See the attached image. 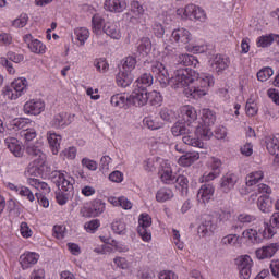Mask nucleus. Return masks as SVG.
<instances>
[{"instance_id": "f257e3e1", "label": "nucleus", "mask_w": 279, "mask_h": 279, "mask_svg": "<svg viewBox=\"0 0 279 279\" xmlns=\"http://www.w3.org/2000/svg\"><path fill=\"white\" fill-rule=\"evenodd\" d=\"M151 73L159 82L161 88H167L169 84L174 89L183 88L185 97H191L192 99L205 97V95H208V88L215 86V77L213 75L197 74L198 76L195 80L189 69L177 70L174 76L169 78V71L160 62L153 63Z\"/></svg>"}, {"instance_id": "f03ea898", "label": "nucleus", "mask_w": 279, "mask_h": 279, "mask_svg": "<svg viewBox=\"0 0 279 279\" xmlns=\"http://www.w3.org/2000/svg\"><path fill=\"white\" fill-rule=\"evenodd\" d=\"M202 121L203 124L196 126V134H199L202 138L208 141L210 136H213V131L210 130V128L215 125V121H217V116L210 109H203Z\"/></svg>"}, {"instance_id": "7ed1b4c3", "label": "nucleus", "mask_w": 279, "mask_h": 279, "mask_svg": "<svg viewBox=\"0 0 279 279\" xmlns=\"http://www.w3.org/2000/svg\"><path fill=\"white\" fill-rule=\"evenodd\" d=\"M276 234V230H272L271 228L267 227L262 229H246L243 231L242 236L243 239H248L251 243H263V239H271Z\"/></svg>"}, {"instance_id": "20e7f679", "label": "nucleus", "mask_w": 279, "mask_h": 279, "mask_svg": "<svg viewBox=\"0 0 279 279\" xmlns=\"http://www.w3.org/2000/svg\"><path fill=\"white\" fill-rule=\"evenodd\" d=\"M25 90H27V80L16 78L10 86L5 87L4 97H7V99H19Z\"/></svg>"}, {"instance_id": "39448f33", "label": "nucleus", "mask_w": 279, "mask_h": 279, "mask_svg": "<svg viewBox=\"0 0 279 279\" xmlns=\"http://www.w3.org/2000/svg\"><path fill=\"white\" fill-rule=\"evenodd\" d=\"M52 182H54L59 191L63 193H71V191H73V184H75L73 177H69L62 171L52 172Z\"/></svg>"}, {"instance_id": "423d86ee", "label": "nucleus", "mask_w": 279, "mask_h": 279, "mask_svg": "<svg viewBox=\"0 0 279 279\" xmlns=\"http://www.w3.org/2000/svg\"><path fill=\"white\" fill-rule=\"evenodd\" d=\"M26 154L31 156V158H34L36 162V167H45V163L47 162V155L43 151V144L35 143V144H28L26 146Z\"/></svg>"}, {"instance_id": "0eeeda50", "label": "nucleus", "mask_w": 279, "mask_h": 279, "mask_svg": "<svg viewBox=\"0 0 279 279\" xmlns=\"http://www.w3.org/2000/svg\"><path fill=\"white\" fill-rule=\"evenodd\" d=\"M151 227V216L148 214H142L138 218V227L137 232L143 241L149 243L151 241V231L149 228Z\"/></svg>"}, {"instance_id": "6e6552de", "label": "nucleus", "mask_w": 279, "mask_h": 279, "mask_svg": "<svg viewBox=\"0 0 279 279\" xmlns=\"http://www.w3.org/2000/svg\"><path fill=\"white\" fill-rule=\"evenodd\" d=\"M235 265L240 271V278L248 279L252 277V267L254 262L250 255H242L235 259Z\"/></svg>"}, {"instance_id": "1a4fd4ad", "label": "nucleus", "mask_w": 279, "mask_h": 279, "mask_svg": "<svg viewBox=\"0 0 279 279\" xmlns=\"http://www.w3.org/2000/svg\"><path fill=\"white\" fill-rule=\"evenodd\" d=\"M171 40L179 47H184V45H189L190 40H193V35L186 28H177L171 34Z\"/></svg>"}, {"instance_id": "9d476101", "label": "nucleus", "mask_w": 279, "mask_h": 279, "mask_svg": "<svg viewBox=\"0 0 279 279\" xmlns=\"http://www.w3.org/2000/svg\"><path fill=\"white\" fill-rule=\"evenodd\" d=\"M279 250L278 243H270L256 250L255 254L258 260H265L267 258H274Z\"/></svg>"}, {"instance_id": "9b49d317", "label": "nucleus", "mask_w": 279, "mask_h": 279, "mask_svg": "<svg viewBox=\"0 0 279 279\" xmlns=\"http://www.w3.org/2000/svg\"><path fill=\"white\" fill-rule=\"evenodd\" d=\"M129 104H133L137 108L147 105V89L136 87L129 97Z\"/></svg>"}, {"instance_id": "f8f14e48", "label": "nucleus", "mask_w": 279, "mask_h": 279, "mask_svg": "<svg viewBox=\"0 0 279 279\" xmlns=\"http://www.w3.org/2000/svg\"><path fill=\"white\" fill-rule=\"evenodd\" d=\"M25 114H34L35 117L45 112V101L40 99H32L24 105Z\"/></svg>"}, {"instance_id": "ddd939ff", "label": "nucleus", "mask_w": 279, "mask_h": 279, "mask_svg": "<svg viewBox=\"0 0 279 279\" xmlns=\"http://www.w3.org/2000/svg\"><path fill=\"white\" fill-rule=\"evenodd\" d=\"M215 195V186L210 183L203 184L197 192V201L201 204H208Z\"/></svg>"}, {"instance_id": "4468645a", "label": "nucleus", "mask_w": 279, "mask_h": 279, "mask_svg": "<svg viewBox=\"0 0 279 279\" xmlns=\"http://www.w3.org/2000/svg\"><path fill=\"white\" fill-rule=\"evenodd\" d=\"M39 259L40 255L37 253L26 252L20 256V265H22V269H29V267H34Z\"/></svg>"}, {"instance_id": "2eb2a0df", "label": "nucleus", "mask_w": 279, "mask_h": 279, "mask_svg": "<svg viewBox=\"0 0 279 279\" xmlns=\"http://www.w3.org/2000/svg\"><path fill=\"white\" fill-rule=\"evenodd\" d=\"M159 177L163 184H173L175 182V177L173 175V170H171V166L163 161L159 169Z\"/></svg>"}, {"instance_id": "dca6fc26", "label": "nucleus", "mask_w": 279, "mask_h": 279, "mask_svg": "<svg viewBox=\"0 0 279 279\" xmlns=\"http://www.w3.org/2000/svg\"><path fill=\"white\" fill-rule=\"evenodd\" d=\"M236 175L232 173H227L220 179V190L222 193H230L234 189L238 182Z\"/></svg>"}, {"instance_id": "f3484780", "label": "nucleus", "mask_w": 279, "mask_h": 279, "mask_svg": "<svg viewBox=\"0 0 279 279\" xmlns=\"http://www.w3.org/2000/svg\"><path fill=\"white\" fill-rule=\"evenodd\" d=\"M215 230H217V225L213 222V218L209 216L198 227V234L201 236H210V234L215 233Z\"/></svg>"}, {"instance_id": "a211bd4d", "label": "nucleus", "mask_w": 279, "mask_h": 279, "mask_svg": "<svg viewBox=\"0 0 279 279\" xmlns=\"http://www.w3.org/2000/svg\"><path fill=\"white\" fill-rule=\"evenodd\" d=\"M4 145L16 158H21V156H23V147L21 146V143H19L17 138L8 137L4 140Z\"/></svg>"}, {"instance_id": "6ab92c4d", "label": "nucleus", "mask_w": 279, "mask_h": 279, "mask_svg": "<svg viewBox=\"0 0 279 279\" xmlns=\"http://www.w3.org/2000/svg\"><path fill=\"white\" fill-rule=\"evenodd\" d=\"M105 10L108 12H123L128 8L125 0H106L104 3Z\"/></svg>"}, {"instance_id": "aec40b11", "label": "nucleus", "mask_w": 279, "mask_h": 279, "mask_svg": "<svg viewBox=\"0 0 279 279\" xmlns=\"http://www.w3.org/2000/svg\"><path fill=\"white\" fill-rule=\"evenodd\" d=\"M228 66H230V59L221 56V54H217L211 62V69L214 71H216V73H222V71H226V69H228Z\"/></svg>"}, {"instance_id": "412c9836", "label": "nucleus", "mask_w": 279, "mask_h": 279, "mask_svg": "<svg viewBox=\"0 0 279 279\" xmlns=\"http://www.w3.org/2000/svg\"><path fill=\"white\" fill-rule=\"evenodd\" d=\"M181 117L187 125L197 121V111L192 106H183L181 108Z\"/></svg>"}, {"instance_id": "4be33fe9", "label": "nucleus", "mask_w": 279, "mask_h": 279, "mask_svg": "<svg viewBox=\"0 0 279 279\" xmlns=\"http://www.w3.org/2000/svg\"><path fill=\"white\" fill-rule=\"evenodd\" d=\"M177 64H179L180 66H194V69H197L199 61L197 60V58H195V56L182 53L178 56Z\"/></svg>"}, {"instance_id": "5701e85b", "label": "nucleus", "mask_w": 279, "mask_h": 279, "mask_svg": "<svg viewBox=\"0 0 279 279\" xmlns=\"http://www.w3.org/2000/svg\"><path fill=\"white\" fill-rule=\"evenodd\" d=\"M102 32L113 40H120L121 38V29L117 23L107 22L102 27Z\"/></svg>"}, {"instance_id": "b1692460", "label": "nucleus", "mask_w": 279, "mask_h": 279, "mask_svg": "<svg viewBox=\"0 0 279 279\" xmlns=\"http://www.w3.org/2000/svg\"><path fill=\"white\" fill-rule=\"evenodd\" d=\"M104 25H106V20H104L101 15L95 14L92 17V31L93 34H96L98 38H101V36H104V32H101V29H104Z\"/></svg>"}, {"instance_id": "393cba45", "label": "nucleus", "mask_w": 279, "mask_h": 279, "mask_svg": "<svg viewBox=\"0 0 279 279\" xmlns=\"http://www.w3.org/2000/svg\"><path fill=\"white\" fill-rule=\"evenodd\" d=\"M27 183L31 186H34L37 191H39V195H49L51 193V187H49V184L47 182H43L35 178H28Z\"/></svg>"}, {"instance_id": "a878e982", "label": "nucleus", "mask_w": 279, "mask_h": 279, "mask_svg": "<svg viewBox=\"0 0 279 279\" xmlns=\"http://www.w3.org/2000/svg\"><path fill=\"white\" fill-rule=\"evenodd\" d=\"M48 143L51 147L52 154L56 156L60 151V143H62V136L57 134L56 132L47 133Z\"/></svg>"}, {"instance_id": "bb28decb", "label": "nucleus", "mask_w": 279, "mask_h": 279, "mask_svg": "<svg viewBox=\"0 0 279 279\" xmlns=\"http://www.w3.org/2000/svg\"><path fill=\"white\" fill-rule=\"evenodd\" d=\"M196 160H199L198 151L186 153L179 158V165H181L182 167H191V165H193V162H196Z\"/></svg>"}, {"instance_id": "cd10ccee", "label": "nucleus", "mask_w": 279, "mask_h": 279, "mask_svg": "<svg viewBox=\"0 0 279 279\" xmlns=\"http://www.w3.org/2000/svg\"><path fill=\"white\" fill-rule=\"evenodd\" d=\"M136 88L142 90H147L151 84H154V76L149 73H144L141 77H138L135 82Z\"/></svg>"}, {"instance_id": "c85d7f7f", "label": "nucleus", "mask_w": 279, "mask_h": 279, "mask_svg": "<svg viewBox=\"0 0 279 279\" xmlns=\"http://www.w3.org/2000/svg\"><path fill=\"white\" fill-rule=\"evenodd\" d=\"M257 206L262 213H271L274 208V201L268 195H263L257 201Z\"/></svg>"}, {"instance_id": "c756f323", "label": "nucleus", "mask_w": 279, "mask_h": 279, "mask_svg": "<svg viewBox=\"0 0 279 279\" xmlns=\"http://www.w3.org/2000/svg\"><path fill=\"white\" fill-rule=\"evenodd\" d=\"M133 78L132 74L128 71H120L117 75V84L118 86H121L122 88H128L130 84H132Z\"/></svg>"}, {"instance_id": "7c9ffc66", "label": "nucleus", "mask_w": 279, "mask_h": 279, "mask_svg": "<svg viewBox=\"0 0 279 279\" xmlns=\"http://www.w3.org/2000/svg\"><path fill=\"white\" fill-rule=\"evenodd\" d=\"M183 143L185 145H189L190 147H197L198 149H204V142L199 140V137L193 135V134H185L182 138Z\"/></svg>"}, {"instance_id": "2f4dec72", "label": "nucleus", "mask_w": 279, "mask_h": 279, "mask_svg": "<svg viewBox=\"0 0 279 279\" xmlns=\"http://www.w3.org/2000/svg\"><path fill=\"white\" fill-rule=\"evenodd\" d=\"M74 36H76V40H78L81 47H84V45H86V40L90 38V31L86 27H78L74 29Z\"/></svg>"}, {"instance_id": "473e14b6", "label": "nucleus", "mask_w": 279, "mask_h": 279, "mask_svg": "<svg viewBox=\"0 0 279 279\" xmlns=\"http://www.w3.org/2000/svg\"><path fill=\"white\" fill-rule=\"evenodd\" d=\"M275 40H278V35L276 34L262 35L257 39V47H262L263 49L265 47H271Z\"/></svg>"}, {"instance_id": "72a5a7b5", "label": "nucleus", "mask_w": 279, "mask_h": 279, "mask_svg": "<svg viewBox=\"0 0 279 279\" xmlns=\"http://www.w3.org/2000/svg\"><path fill=\"white\" fill-rule=\"evenodd\" d=\"M264 178L265 173L262 170L253 171L246 175V186H254Z\"/></svg>"}, {"instance_id": "f704fd0d", "label": "nucleus", "mask_w": 279, "mask_h": 279, "mask_svg": "<svg viewBox=\"0 0 279 279\" xmlns=\"http://www.w3.org/2000/svg\"><path fill=\"white\" fill-rule=\"evenodd\" d=\"M238 223H242L243 226H247V223H260L258 218L255 215L242 213L236 217Z\"/></svg>"}, {"instance_id": "c9c22d12", "label": "nucleus", "mask_w": 279, "mask_h": 279, "mask_svg": "<svg viewBox=\"0 0 279 279\" xmlns=\"http://www.w3.org/2000/svg\"><path fill=\"white\" fill-rule=\"evenodd\" d=\"M173 136H185V134H191V129L186 128V124L182 122H175L171 128Z\"/></svg>"}, {"instance_id": "e433bc0d", "label": "nucleus", "mask_w": 279, "mask_h": 279, "mask_svg": "<svg viewBox=\"0 0 279 279\" xmlns=\"http://www.w3.org/2000/svg\"><path fill=\"white\" fill-rule=\"evenodd\" d=\"M157 202L163 203L173 199V191L168 187H161L156 194Z\"/></svg>"}, {"instance_id": "4c0bfd02", "label": "nucleus", "mask_w": 279, "mask_h": 279, "mask_svg": "<svg viewBox=\"0 0 279 279\" xmlns=\"http://www.w3.org/2000/svg\"><path fill=\"white\" fill-rule=\"evenodd\" d=\"M12 125L13 130H22V132H26V130H29L32 121H29V119L19 118L12 121Z\"/></svg>"}, {"instance_id": "58836bf2", "label": "nucleus", "mask_w": 279, "mask_h": 279, "mask_svg": "<svg viewBox=\"0 0 279 279\" xmlns=\"http://www.w3.org/2000/svg\"><path fill=\"white\" fill-rule=\"evenodd\" d=\"M138 53L147 56L151 51V39L149 37H143L137 46Z\"/></svg>"}, {"instance_id": "ea45409f", "label": "nucleus", "mask_w": 279, "mask_h": 279, "mask_svg": "<svg viewBox=\"0 0 279 279\" xmlns=\"http://www.w3.org/2000/svg\"><path fill=\"white\" fill-rule=\"evenodd\" d=\"M111 105H113L116 108H124L125 104L130 101V97H126L123 94H116L111 97Z\"/></svg>"}, {"instance_id": "a19ab883", "label": "nucleus", "mask_w": 279, "mask_h": 279, "mask_svg": "<svg viewBox=\"0 0 279 279\" xmlns=\"http://www.w3.org/2000/svg\"><path fill=\"white\" fill-rule=\"evenodd\" d=\"M28 49L33 53L43 54V53H45L47 47L40 40L34 39L31 43H28Z\"/></svg>"}, {"instance_id": "79ce46f5", "label": "nucleus", "mask_w": 279, "mask_h": 279, "mask_svg": "<svg viewBox=\"0 0 279 279\" xmlns=\"http://www.w3.org/2000/svg\"><path fill=\"white\" fill-rule=\"evenodd\" d=\"M51 126L56 130H60L66 125V113H59L53 117L52 121L50 122Z\"/></svg>"}, {"instance_id": "37998d69", "label": "nucleus", "mask_w": 279, "mask_h": 279, "mask_svg": "<svg viewBox=\"0 0 279 279\" xmlns=\"http://www.w3.org/2000/svg\"><path fill=\"white\" fill-rule=\"evenodd\" d=\"M266 147L271 156H279V142L278 138H270L266 142Z\"/></svg>"}, {"instance_id": "c03bdc74", "label": "nucleus", "mask_w": 279, "mask_h": 279, "mask_svg": "<svg viewBox=\"0 0 279 279\" xmlns=\"http://www.w3.org/2000/svg\"><path fill=\"white\" fill-rule=\"evenodd\" d=\"M147 102L150 106H160L162 104V96L157 90L147 93Z\"/></svg>"}, {"instance_id": "a18cd8bd", "label": "nucleus", "mask_w": 279, "mask_h": 279, "mask_svg": "<svg viewBox=\"0 0 279 279\" xmlns=\"http://www.w3.org/2000/svg\"><path fill=\"white\" fill-rule=\"evenodd\" d=\"M190 19H195L196 21H206V12L202 8L193 4L192 11H190Z\"/></svg>"}, {"instance_id": "49530a36", "label": "nucleus", "mask_w": 279, "mask_h": 279, "mask_svg": "<svg viewBox=\"0 0 279 279\" xmlns=\"http://www.w3.org/2000/svg\"><path fill=\"white\" fill-rule=\"evenodd\" d=\"M271 75H274V69L263 68L262 70H259L257 72V80L259 82H267V80H269V77H271Z\"/></svg>"}, {"instance_id": "de8ad7c7", "label": "nucleus", "mask_w": 279, "mask_h": 279, "mask_svg": "<svg viewBox=\"0 0 279 279\" xmlns=\"http://www.w3.org/2000/svg\"><path fill=\"white\" fill-rule=\"evenodd\" d=\"M111 229L116 234H125V222H123L122 220H114L111 223Z\"/></svg>"}, {"instance_id": "09e8293b", "label": "nucleus", "mask_w": 279, "mask_h": 279, "mask_svg": "<svg viewBox=\"0 0 279 279\" xmlns=\"http://www.w3.org/2000/svg\"><path fill=\"white\" fill-rule=\"evenodd\" d=\"M264 228H266V232L269 234V228L274 230V228H279V211L274 213L270 218V225L264 222Z\"/></svg>"}, {"instance_id": "8fccbe9b", "label": "nucleus", "mask_w": 279, "mask_h": 279, "mask_svg": "<svg viewBox=\"0 0 279 279\" xmlns=\"http://www.w3.org/2000/svg\"><path fill=\"white\" fill-rule=\"evenodd\" d=\"M123 71L131 72L133 69H136V58L126 57L122 65Z\"/></svg>"}, {"instance_id": "3c124183", "label": "nucleus", "mask_w": 279, "mask_h": 279, "mask_svg": "<svg viewBox=\"0 0 279 279\" xmlns=\"http://www.w3.org/2000/svg\"><path fill=\"white\" fill-rule=\"evenodd\" d=\"M159 114H160L162 121H167L168 123H171V121H173L175 119V113L173 112V110L168 109V108L161 109Z\"/></svg>"}, {"instance_id": "603ef678", "label": "nucleus", "mask_w": 279, "mask_h": 279, "mask_svg": "<svg viewBox=\"0 0 279 279\" xmlns=\"http://www.w3.org/2000/svg\"><path fill=\"white\" fill-rule=\"evenodd\" d=\"M93 210H94L93 217H97L106 210V204L99 199H96L93 203Z\"/></svg>"}, {"instance_id": "864d4df0", "label": "nucleus", "mask_w": 279, "mask_h": 279, "mask_svg": "<svg viewBox=\"0 0 279 279\" xmlns=\"http://www.w3.org/2000/svg\"><path fill=\"white\" fill-rule=\"evenodd\" d=\"M29 21V16L27 14H22L20 17L15 19L12 22L13 27H16L17 29L25 27L27 25V22Z\"/></svg>"}, {"instance_id": "5fc2aeb1", "label": "nucleus", "mask_w": 279, "mask_h": 279, "mask_svg": "<svg viewBox=\"0 0 279 279\" xmlns=\"http://www.w3.org/2000/svg\"><path fill=\"white\" fill-rule=\"evenodd\" d=\"M174 182H177L178 186L181 187L182 193H187L189 191V179L184 175H179L177 179H174Z\"/></svg>"}, {"instance_id": "6e6d98bb", "label": "nucleus", "mask_w": 279, "mask_h": 279, "mask_svg": "<svg viewBox=\"0 0 279 279\" xmlns=\"http://www.w3.org/2000/svg\"><path fill=\"white\" fill-rule=\"evenodd\" d=\"M20 195L22 197H26L28 202H35L36 201V195L32 192L29 187L22 186L20 187Z\"/></svg>"}, {"instance_id": "4d7b16f0", "label": "nucleus", "mask_w": 279, "mask_h": 279, "mask_svg": "<svg viewBox=\"0 0 279 279\" xmlns=\"http://www.w3.org/2000/svg\"><path fill=\"white\" fill-rule=\"evenodd\" d=\"M172 240L178 250H184V242L181 240L180 231L172 230Z\"/></svg>"}, {"instance_id": "13d9d810", "label": "nucleus", "mask_w": 279, "mask_h": 279, "mask_svg": "<svg viewBox=\"0 0 279 279\" xmlns=\"http://www.w3.org/2000/svg\"><path fill=\"white\" fill-rule=\"evenodd\" d=\"M232 219V213L230 210L221 209L218 211L217 221L220 223H226V221H230Z\"/></svg>"}, {"instance_id": "bf43d9fd", "label": "nucleus", "mask_w": 279, "mask_h": 279, "mask_svg": "<svg viewBox=\"0 0 279 279\" xmlns=\"http://www.w3.org/2000/svg\"><path fill=\"white\" fill-rule=\"evenodd\" d=\"M116 206H121L124 210H131L132 202H130L125 196H121L116 199Z\"/></svg>"}, {"instance_id": "052dcab7", "label": "nucleus", "mask_w": 279, "mask_h": 279, "mask_svg": "<svg viewBox=\"0 0 279 279\" xmlns=\"http://www.w3.org/2000/svg\"><path fill=\"white\" fill-rule=\"evenodd\" d=\"M222 245H236L239 243V235L236 234H229L222 238L221 240Z\"/></svg>"}, {"instance_id": "680f3d73", "label": "nucleus", "mask_w": 279, "mask_h": 279, "mask_svg": "<svg viewBox=\"0 0 279 279\" xmlns=\"http://www.w3.org/2000/svg\"><path fill=\"white\" fill-rule=\"evenodd\" d=\"M153 33L157 38H162V36H165V26H162L160 22H154Z\"/></svg>"}, {"instance_id": "e2e57ef3", "label": "nucleus", "mask_w": 279, "mask_h": 279, "mask_svg": "<svg viewBox=\"0 0 279 279\" xmlns=\"http://www.w3.org/2000/svg\"><path fill=\"white\" fill-rule=\"evenodd\" d=\"M61 156H64L68 160H75V156H77V149L75 147L65 148Z\"/></svg>"}, {"instance_id": "0e129e2a", "label": "nucleus", "mask_w": 279, "mask_h": 279, "mask_svg": "<svg viewBox=\"0 0 279 279\" xmlns=\"http://www.w3.org/2000/svg\"><path fill=\"white\" fill-rule=\"evenodd\" d=\"M101 223L99 222V219H94L92 221H88L84 225V228L87 232H95Z\"/></svg>"}, {"instance_id": "69168bd1", "label": "nucleus", "mask_w": 279, "mask_h": 279, "mask_svg": "<svg viewBox=\"0 0 279 279\" xmlns=\"http://www.w3.org/2000/svg\"><path fill=\"white\" fill-rule=\"evenodd\" d=\"M245 108H246V114L248 117H255V114H257V112H258V107L256 106V102H254V101H252V102L247 101Z\"/></svg>"}, {"instance_id": "338daca9", "label": "nucleus", "mask_w": 279, "mask_h": 279, "mask_svg": "<svg viewBox=\"0 0 279 279\" xmlns=\"http://www.w3.org/2000/svg\"><path fill=\"white\" fill-rule=\"evenodd\" d=\"M267 95L271 99V101H274V104L279 106V92H278V89L270 88V89H268Z\"/></svg>"}, {"instance_id": "774afa93", "label": "nucleus", "mask_w": 279, "mask_h": 279, "mask_svg": "<svg viewBox=\"0 0 279 279\" xmlns=\"http://www.w3.org/2000/svg\"><path fill=\"white\" fill-rule=\"evenodd\" d=\"M159 279H178V275L171 270H162L159 272Z\"/></svg>"}]
</instances>
